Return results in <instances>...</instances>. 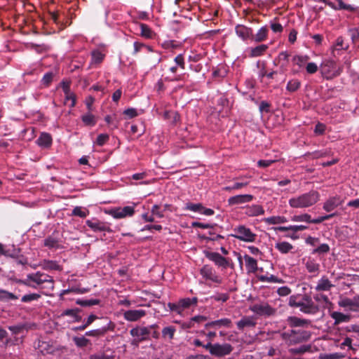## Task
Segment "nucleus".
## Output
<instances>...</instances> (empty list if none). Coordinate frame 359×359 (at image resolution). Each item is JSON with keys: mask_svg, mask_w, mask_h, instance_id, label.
Instances as JSON below:
<instances>
[{"mask_svg": "<svg viewBox=\"0 0 359 359\" xmlns=\"http://www.w3.org/2000/svg\"><path fill=\"white\" fill-rule=\"evenodd\" d=\"M21 283L34 289L41 287L46 288L51 291L54 289L53 278L40 271L28 274L25 279L21 280Z\"/></svg>", "mask_w": 359, "mask_h": 359, "instance_id": "nucleus-1", "label": "nucleus"}, {"mask_svg": "<svg viewBox=\"0 0 359 359\" xmlns=\"http://www.w3.org/2000/svg\"><path fill=\"white\" fill-rule=\"evenodd\" d=\"M320 200V194L316 190L291 198L289 205L292 208H306L315 205Z\"/></svg>", "mask_w": 359, "mask_h": 359, "instance_id": "nucleus-2", "label": "nucleus"}, {"mask_svg": "<svg viewBox=\"0 0 359 359\" xmlns=\"http://www.w3.org/2000/svg\"><path fill=\"white\" fill-rule=\"evenodd\" d=\"M311 336V332L303 329H290L281 333L282 339L288 345H295L307 341Z\"/></svg>", "mask_w": 359, "mask_h": 359, "instance_id": "nucleus-3", "label": "nucleus"}, {"mask_svg": "<svg viewBox=\"0 0 359 359\" xmlns=\"http://www.w3.org/2000/svg\"><path fill=\"white\" fill-rule=\"evenodd\" d=\"M320 71L325 79L331 80L341 74L343 67L337 65L333 60H325L320 66Z\"/></svg>", "mask_w": 359, "mask_h": 359, "instance_id": "nucleus-4", "label": "nucleus"}, {"mask_svg": "<svg viewBox=\"0 0 359 359\" xmlns=\"http://www.w3.org/2000/svg\"><path fill=\"white\" fill-rule=\"evenodd\" d=\"M233 231V233L231 236L241 241L253 243L257 238V235L245 225H238Z\"/></svg>", "mask_w": 359, "mask_h": 359, "instance_id": "nucleus-5", "label": "nucleus"}, {"mask_svg": "<svg viewBox=\"0 0 359 359\" xmlns=\"http://www.w3.org/2000/svg\"><path fill=\"white\" fill-rule=\"evenodd\" d=\"M205 349H208L210 353L217 357H222L229 355L233 351V346L228 343L224 344H211L208 342L204 346Z\"/></svg>", "mask_w": 359, "mask_h": 359, "instance_id": "nucleus-6", "label": "nucleus"}, {"mask_svg": "<svg viewBox=\"0 0 359 359\" xmlns=\"http://www.w3.org/2000/svg\"><path fill=\"white\" fill-rule=\"evenodd\" d=\"M200 274L205 281L220 285L223 282L222 277L210 265H204L200 269Z\"/></svg>", "mask_w": 359, "mask_h": 359, "instance_id": "nucleus-7", "label": "nucleus"}, {"mask_svg": "<svg viewBox=\"0 0 359 359\" xmlns=\"http://www.w3.org/2000/svg\"><path fill=\"white\" fill-rule=\"evenodd\" d=\"M300 311L306 314H316L320 309L312 300L311 297L307 294H303L300 304H299Z\"/></svg>", "mask_w": 359, "mask_h": 359, "instance_id": "nucleus-8", "label": "nucleus"}, {"mask_svg": "<svg viewBox=\"0 0 359 359\" xmlns=\"http://www.w3.org/2000/svg\"><path fill=\"white\" fill-rule=\"evenodd\" d=\"M86 224L94 232H111V229L107 222L96 218L86 220Z\"/></svg>", "mask_w": 359, "mask_h": 359, "instance_id": "nucleus-9", "label": "nucleus"}, {"mask_svg": "<svg viewBox=\"0 0 359 359\" xmlns=\"http://www.w3.org/2000/svg\"><path fill=\"white\" fill-rule=\"evenodd\" d=\"M198 299L196 297L184 298L180 299L177 304H169V306L172 311L180 314L184 309H187L191 305H196Z\"/></svg>", "mask_w": 359, "mask_h": 359, "instance_id": "nucleus-10", "label": "nucleus"}, {"mask_svg": "<svg viewBox=\"0 0 359 359\" xmlns=\"http://www.w3.org/2000/svg\"><path fill=\"white\" fill-rule=\"evenodd\" d=\"M250 311L259 316H271L274 313V309L266 302L255 304L250 307Z\"/></svg>", "mask_w": 359, "mask_h": 359, "instance_id": "nucleus-11", "label": "nucleus"}, {"mask_svg": "<svg viewBox=\"0 0 359 359\" xmlns=\"http://www.w3.org/2000/svg\"><path fill=\"white\" fill-rule=\"evenodd\" d=\"M134 212V208L133 206H125L123 208L112 209L110 210L109 214L115 219H121L132 216Z\"/></svg>", "mask_w": 359, "mask_h": 359, "instance_id": "nucleus-12", "label": "nucleus"}, {"mask_svg": "<svg viewBox=\"0 0 359 359\" xmlns=\"http://www.w3.org/2000/svg\"><path fill=\"white\" fill-rule=\"evenodd\" d=\"M253 199L254 196L251 194H240L229 197L227 202L229 206H233L250 203Z\"/></svg>", "mask_w": 359, "mask_h": 359, "instance_id": "nucleus-13", "label": "nucleus"}, {"mask_svg": "<svg viewBox=\"0 0 359 359\" xmlns=\"http://www.w3.org/2000/svg\"><path fill=\"white\" fill-rule=\"evenodd\" d=\"M37 346L43 355L53 354L59 350L54 343L50 341H39Z\"/></svg>", "mask_w": 359, "mask_h": 359, "instance_id": "nucleus-14", "label": "nucleus"}, {"mask_svg": "<svg viewBox=\"0 0 359 359\" xmlns=\"http://www.w3.org/2000/svg\"><path fill=\"white\" fill-rule=\"evenodd\" d=\"M130 334L138 341H142L149 337L150 330L146 327H137L133 328L130 331Z\"/></svg>", "mask_w": 359, "mask_h": 359, "instance_id": "nucleus-15", "label": "nucleus"}, {"mask_svg": "<svg viewBox=\"0 0 359 359\" xmlns=\"http://www.w3.org/2000/svg\"><path fill=\"white\" fill-rule=\"evenodd\" d=\"M206 257L211 261H212L216 265L222 266L226 269L229 266V262L227 259L222 257L218 252H208Z\"/></svg>", "mask_w": 359, "mask_h": 359, "instance_id": "nucleus-16", "label": "nucleus"}, {"mask_svg": "<svg viewBox=\"0 0 359 359\" xmlns=\"http://www.w3.org/2000/svg\"><path fill=\"white\" fill-rule=\"evenodd\" d=\"M146 312L143 309L128 310L124 312V318L130 322L137 321L144 316Z\"/></svg>", "mask_w": 359, "mask_h": 359, "instance_id": "nucleus-17", "label": "nucleus"}, {"mask_svg": "<svg viewBox=\"0 0 359 359\" xmlns=\"http://www.w3.org/2000/svg\"><path fill=\"white\" fill-rule=\"evenodd\" d=\"M342 203L341 197L335 196L330 197L323 204V209L326 212H331Z\"/></svg>", "mask_w": 359, "mask_h": 359, "instance_id": "nucleus-18", "label": "nucleus"}, {"mask_svg": "<svg viewBox=\"0 0 359 359\" xmlns=\"http://www.w3.org/2000/svg\"><path fill=\"white\" fill-rule=\"evenodd\" d=\"M245 214L248 217H257L264 214V210L260 205L254 204L245 207Z\"/></svg>", "mask_w": 359, "mask_h": 359, "instance_id": "nucleus-19", "label": "nucleus"}, {"mask_svg": "<svg viewBox=\"0 0 359 359\" xmlns=\"http://www.w3.org/2000/svg\"><path fill=\"white\" fill-rule=\"evenodd\" d=\"M235 31L237 36L243 40L251 39V36H252V29L243 25H238Z\"/></svg>", "mask_w": 359, "mask_h": 359, "instance_id": "nucleus-20", "label": "nucleus"}, {"mask_svg": "<svg viewBox=\"0 0 359 359\" xmlns=\"http://www.w3.org/2000/svg\"><path fill=\"white\" fill-rule=\"evenodd\" d=\"M243 258L248 273H255L258 269L257 260L248 255H244Z\"/></svg>", "mask_w": 359, "mask_h": 359, "instance_id": "nucleus-21", "label": "nucleus"}, {"mask_svg": "<svg viewBox=\"0 0 359 359\" xmlns=\"http://www.w3.org/2000/svg\"><path fill=\"white\" fill-rule=\"evenodd\" d=\"M332 287H334V285L326 276H324L318 280L315 290L319 292L329 291Z\"/></svg>", "mask_w": 359, "mask_h": 359, "instance_id": "nucleus-22", "label": "nucleus"}, {"mask_svg": "<svg viewBox=\"0 0 359 359\" xmlns=\"http://www.w3.org/2000/svg\"><path fill=\"white\" fill-rule=\"evenodd\" d=\"M237 327L242 330L245 327H252L256 325V322L252 317L250 316H244L236 323Z\"/></svg>", "mask_w": 359, "mask_h": 359, "instance_id": "nucleus-23", "label": "nucleus"}, {"mask_svg": "<svg viewBox=\"0 0 359 359\" xmlns=\"http://www.w3.org/2000/svg\"><path fill=\"white\" fill-rule=\"evenodd\" d=\"M288 324L291 327H303L309 325V321L296 316H290L287 318Z\"/></svg>", "mask_w": 359, "mask_h": 359, "instance_id": "nucleus-24", "label": "nucleus"}, {"mask_svg": "<svg viewBox=\"0 0 359 359\" xmlns=\"http://www.w3.org/2000/svg\"><path fill=\"white\" fill-rule=\"evenodd\" d=\"M38 145L43 148H48L52 144L51 135L47 133H42L36 140Z\"/></svg>", "mask_w": 359, "mask_h": 359, "instance_id": "nucleus-25", "label": "nucleus"}, {"mask_svg": "<svg viewBox=\"0 0 359 359\" xmlns=\"http://www.w3.org/2000/svg\"><path fill=\"white\" fill-rule=\"evenodd\" d=\"M331 318L334 320V325L341 323H346L351 320V316L341 312L334 311L330 314Z\"/></svg>", "mask_w": 359, "mask_h": 359, "instance_id": "nucleus-26", "label": "nucleus"}, {"mask_svg": "<svg viewBox=\"0 0 359 359\" xmlns=\"http://www.w3.org/2000/svg\"><path fill=\"white\" fill-rule=\"evenodd\" d=\"M268 32L269 30L266 26L262 27L258 30L256 34H252V36H251V39L257 43L264 41L267 39Z\"/></svg>", "mask_w": 359, "mask_h": 359, "instance_id": "nucleus-27", "label": "nucleus"}, {"mask_svg": "<svg viewBox=\"0 0 359 359\" xmlns=\"http://www.w3.org/2000/svg\"><path fill=\"white\" fill-rule=\"evenodd\" d=\"M269 48V46L266 44H261L256 47L251 48L250 49V57H257L262 56L264 54V53Z\"/></svg>", "mask_w": 359, "mask_h": 359, "instance_id": "nucleus-28", "label": "nucleus"}, {"mask_svg": "<svg viewBox=\"0 0 359 359\" xmlns=\"http://www.w3.org/2000/svg\"><path fill=\"white\" fill-rule=\"evenodd\" d=\"M338 305L340 307L346 308L348 311L356 312L357 308L355 307L354 297L353 299L344 298L339 301Z\"/></svg>", "mask_w": 359, "mask_h": 359, "instance_id": "nucleus-29", "label": "nucleus"}, {"mask_svg": "<svg viewBox=\"0 0 359 359\" xmlns=\"http://www.w3.org/2000/svg\"><path fill=\"white\" fill-rule=\"evenodd\" d=\"M81 120L83 124L86 126H94L97 123V118L95 116L91 114L90 111L81 116Z\"/></svg>", "mask_w": 359, "mask_h": 359, "instance_id": "nucleus-30", "label": "nucleus"}, {"mask_svg": "<svg viewBox=\"0 0 359 359\" xmlns=\"http://www.w3.org/2000/svg\"><path fill=\"white\" fill-rule=\"evenodd\" d=\"M41 266L44 270H55V271H60L62 269L61 266L55 261L52 260H43Z\"/></svg>", "mask_w": 359, "mask_h": 359, "instance_id": "nucleus-31", "label": "nucleus"}, {"mask_svg": "<svg viewBox=\"0 0 359 359\" xmlns=\"http://www.w3.org/2000/svg\"><path fill=\"white\" fill-rule=\"evenodd\" d=\"M78 309H67L60 314V317L69 316L72 322H79L81 318L78 315Z\"/></svg>", "mask_w": 359, "mask_h": 359, "instance_id": "nucleus-32", "label": "nucleus"}, {"mask_svg": "<svg viewBox=\"0 0 359 359\" xmlns=\"http://www.w3.org/2000/svg\"><path fill=\"white\" fill-rule=\"evenodd\" d=\"M264 221L267 224H279L287 222V219L284 216H272L264 219Z\"/></svg>", "mask_w": 359, "mask_h": 359, "instance_id": "nucleus-33", "label": "nucleus"}, {"mask_svg": "<svg viewBox=\"0 0 359 359\" xmlns=\"http://www.w3.org/2000/svg\"><path fill=\"white\" fill-rule=\"evenodd\" d=\"M275 248L281 253L286 254L293 249V245L288 242L282 241L276 243Z\"/></svg>", "mask_w": 359, "mask_h": 359, "instance_id": "nucleus-34", "label": "nucleus"}, {"mask_svg": "<svg viewBox=\"0 0 359 359\" xmlns=\"http://www.w3.org/2000/svg\"><path fill=\"white\" fill-rule=\"evenodd\" d=\"M44 245L50 249H59L62 248L60 241L53 236H49L44 240Z\"/></svg>", "mask_w": 359, "mask_h": 359, "instance_id": "nucleus-35", "label": "nucleus"}, {"mask_svg": "<svg viewBox=\"0 0 359 359\" xmlns=\"http://www.w3.org/2000/svg\"><path fill=\"white\" fill-rule=\"evenodd\" d=\"M307 229V226L304 225H290L288 226H278L276 228L280 231H292L297 232L299 231H304Z\"/></svg>", "mask_w": 359, "mask_h": 359, "instance_id": "nucleus-36", "label": "nucleus"}, {"mask_svg": "<svg viewBox=\"0 0 359 359\" xmlns=\"http://www.w3.org/2000/svg\"><path fill=\"white\" fill-rule=\"evenodd\" d=\"M163 116L165 119L172 124L177 123L180 121V116L175 111H166Z\"/></svg>", "mask_w": 359, "mask_h": 359, "instance_id": "nucleus-37", "label": "nucleus"}, {"mask_svg": "<svg viewBox=\"0 0 359 359\" xmlns=\"http://www.w3.org/2000/svg\"><path fill=\"white\" fill-rule=\"evenodd\" d=\"M306 268L309 273L316 275L318 273L320 265L313 260H309L306 263Z\"/></svg>", "mask_w": 359, "mask_h": 359, "instance_id": "nucleus-38", "label": "nucleus"}, {"mask_svg": "<svg viewBox=\"0 0 359 359\" xmlns=\"http://www.w3.org/2000/svg\"><path fill=\"white\" fill-rule=\"evenodd\" d=\"M248 178H250L248 176H241L238 177L237 179L241 180V182H236L233 184V188L234 190H240L243 187H247L249 184V182L245 180Z\"/></svg>", "mask_w": 359, "mask_h": 359, "instance_id": "nucleus-39", "label": "nucleus"}, {"mask_svg": "<svg viewBox=\"0 0 359 359\" xmlns=\"http://www.w3.org/2000/svg\"><path fill=\"white\" fill-rule=\"evenodd\" d=\"M259 280L262 282L282 283L283 280L274 275L260 276Z\"/></svg>", "mask_w": 359, "mask_h": 359, "instance_id": "nucleus-40", "label": "nucleus"}, {"mask_svg": "<svg viewBox=\"0 0 359 359\" xmlns=\"http://www.w3.org/2000/svg\"><path fill=\"white\" fill-rule=\"evenodd\" d=\"M291 220L292 222H305L307 223H311V215L307 213L299 215H294L293 217H292Z\"/></svg>", "mask_w": 359, "mask_h": 359, "instance_id": "nucleus-41", "label": "nucleus"}, {"mask_svg": "<svg viewBox=\"0 0 359 359\" xmlns=\"http://www.w3.org/2000/svg\"><path fill=\"white\" fill-rule=\"evenodd\" d=\"M203 206L201 203H187L185 205V209L194 212H202Z\"/></svg>", "mask_w": 359, "mask_h": 359, "instance_id": "nucleus-42", "label": "nucleus"}, {"mask_svg": "<svg viewBox=\"0 0 359 359\" xmlns=\"http://www.w3.org/2000/svg\"><path fill=\"white\" fill-rule=\"evenodd\" d=\"M65 104L70 107H74L76 104V95L74 93L69 92L65 95Z\"/></svg>", "mask_w": 359, "mask_h": 359, "instance_id": "nucleus-43", "label": "nucleus"}, {"mask_svg": "<svg viewBox=\"0 0 359 359\" xmlns=\"http://www.w3.org/2000/svg\"><path fill=\"white\" fill-rule=\"evenodd\" d=\"M91 56H92V62L100 63L104 57V54H103L99 50H95L92 52Z\"/></svg>", "mask_w": 359, "mask_h": 359, "instance_id": "nucleus-44", "label": "nucleus"}, {"mask_svg": "<svg viewBox=\"0 0 359 359\" xmlns=\"http://www.w3.org/2000/svg\"><path fill=\"white\" fill-rule=\"evenodd\" d=\"M303 294L292 295L289 298L288 304L292 307L299 308Z\"/></svg>", "mask_w": 359, "mask_h": 359, "instance_id": "nucleus-45", "label": "nucleus"}, {"mask_svg": "<svg viewBox=\"0 0 359 359\" xmlns=\"http://www.w3.org/2000/svg\"><path fill=\"white\" fill-rule=\"evenodd\" d=\"M311 346L308 345H302L298 348H292L289 349V352L292 354H303L307 351H309Z\"/></svg>", "mask_w": 359, "mask_h": 359, "instance_id": "nucleus-46", "label": "nucleus"}, {"mask_svg": "<svg viewBox=\"0 0 359 359\" xmlns=\"http://www.w3.org/2000/svg\"><path fill=\"white\" fill-rule=\"evenodd\" d=\"M300 87V82L297 79H292L288 81L286 89L290 92H294Z\"/></svg>", "mask_w": 359, "mask_h": 359, "instance_id": "nucleus-47", "label": "nucleus"}, {"mask_svg": "<svg viewBox=\"0 0 359 359\" xmlns=\"http://www.w3.org/2000/svg\"><path fill=\"white\" fill-rule=\"evenodd\" d=\"M231 320L229 318H222V319H219V320H215V327H231Z\"/></svg>", "mask_w": 359, "mask_h": 359, "instance_id": "nucleus-48", "label": "nucleus"}, {"mask_svg": "<svg viewBox=\"0 0 359 359\" xmlns=\"http://www.w3.org/2000/svg\"><path fill=\"white\" fill-rule=\"evenodd\" d=\"M41 298V294L38 293H30L22 296L21 301L22 302H31L32 301H36Z\"/></svg>", "mask_w": 359, "mask_h": 359, "instance_id": "nucleus-49", "label": "nucleus"}, {"mask_svg": "<svg viewBox=\"0 0 359 359\" xmlns=\"http://www.w3.org/2000/svg\"><path fill=\"white\" fill-rule=\"evenodd\" d=\"M107 331V327H102L100 329L93 330L86 332V336L100 337L103 336Z\"/></svg>", "mask_w": 359, "mask_h": 359, "instance_id": "nucleus-50", "label": "nucleus"}, {"mask_svg": "<svg viewBox=\"0 0 359 359\" xmlns=\"http://www.w3.org/2000/svg\"><path fill=\"white\" fill-rule=\"evenodd\" d=\"M114 358L113 354L108 355L104 352H98L90 355L89 359H113Z\"/></svg>", "mask_w": 359, "mask_h": 359, "instance_id": "nucleus-51", "label": "nucleus"}, {"mask_svg": "<svg viewBox=\"0 0 359 359\" xmlns=\"http://www.w3.org/2000/svg\"><path fill=\"white\" fill-rule=\"evenodd\" d=\"M88 214V211L83 209L81 207H75L72 210V215L81 218L86 217Z\"/></svg>", "mask_w": 359, "mask_h": 359, "instance_id": "nucleus-52", "label": "nucleus"}, {"mask_svg": "<svg viewBox=\"0 0 359 359\" xmlns=\"http://www.w3.org/2000/svg\"><path fill=\"white\" fill-rule=\"evenodd\" d=\"M308 59H309L308 56L295 55L292 58V61L295 65H297L301 67L304 65V64L306 62Z\"/></svg>", "mask_w": 359, "mask_h": 359, "instance_id": "nucleus-53", "label": "nucleus"}, {"mask_svg": "<svg viewBox=\"0 0 359 359\" xmlns=\"http://www.w3.org/2000/svg\"><path fill=\"white\" fill-rule=\"evenodd\" d=\"M18 297L14 294L5 291L0 290V299L2 300H9V299H17Z\"/></svg>", "mask_w": 359, "mask_h": 359, "instance_id": "nucleus-54", "label": "nucleus"}, {"mask_svg": "<svg viewBox=\"0 0 359 359\" xmlns=\"http://www.w3.org/2000/svg\"><path fill=\"white\" fill-rule=\"evenodd\" d=\"M77 304L83 306H90L93 305H97L100 303L98 299H87V300H78Z\"/></svg>", "mask_w": 359, "mask_h": 359, "instance_id": "nucleus-55", "label": "nucleus"}, {"mask_svg": "<svg viewBox=\"0 0 359 359\" xmlns=\"http://www.w3.org/2000/svg\"><path fill=\"white\" fill-rule=\"evenodd\" d=\"M175 329L173 327H167L163 329L162 334L165 338L172 339L173 337Z\"/></svg>", "mask_w": 359, "mask_h": 359, "instance_id": "nucleus-56", "label": "nucleus"}, {"mask_svg": "<svg viewBox=\"0 0 359 359\" xmlns=\"http://www.w3.org/2000/svg\"><path fill=\"white\" fill-rule=\"evenodd\" d=\"M109 139V136L107 134L102 133L100 134L95 141V144L99 146H103Z\"/></svg>", "mask_w": 359, "mask_h": 359, "instance_id": "nucleus-57", "label": "nucleus"}, {"mask_svg": "<svg viewBox=\"0 0 359 359\" xmlns=\"http://www.w3.org/2000/svg\"><path fill=\"white\" fill-rule=\"evenodd\" d=\"M330 251V246L326 244L323 243L321 244L320 246H318L317 248L314 249L313 251V254L318 253V254H323V253H327Z\"/></svg>", "mask_w": 359, "mask_h": 359, "instance_id": "nucleus-58", "label": "nucleus"}, {"mask_svg": "<svg viewBox=\"0 0 359 359\" xmlns=\"http://www.w3.org/2000/svg\"><path fill=\"white\" fill-rule=\"evenodd\" d=\"M212 298L217 302H225L229 299V296L226 293H217L215 295H213Z\"/></svg>", "mask_w": 359, "mask_h": 359, "instance_id": "nucleus-59", "label": "nucleus"}, {"mask_svg": "<svg viewBox=\"0 0 359 359\" xmlns=\"http://www.w3.org/2000/svg\"><path fill=\"white\" fill-rule=\"evenodd\" d=\"M337 214L336 213H332V214H330V215H324V216H321V217H319L316 219H311V223H313V224H319V223H321L327 219H329L332 217H333L334 216H335Z\"/></svg>", "mask_w": 359, "mask_h": 359, "instance_id": "nucleus-60", "label": "nucleus"}, {"mask_svg": "<svg viewBox=\"0 0 359 359\" xmlns=\"http://www.w3.org/2000/svg\"><path fill=\"white\" fill-rule=\"evenodd\" d=\"M140 28H141V34L143 36H145L147 38L151 37V31L147 25H146L144 24H141Z\"/></svg>", "mask_w": 359, "mask_h": 359, "instance_id": "nucleus-61", "label": "nucleus"}, {"mask_svg": "<svg viewBox=\"0 0 359 359\" xmlns=\"http://www.w3.org/2000/svg\"><path fill=\"white\" fill-rule=\"evenodd\" d=\"M306 69L308 74H312L318 71V67L315 62H309L306 67Z\"/></svg>", "mask_w": 359, "mask_h": 359, "instance_id": "nucleus-62", "label": "nucleus"}, {"mask_svg": "<svg viewBox=\"0 0 359 359\" xmlns=\"http://www.w3.org/2000/svg\"><path fill=\"white\" fill-rule=\"evenodd\" d=\"M325 125L321 123H318L314 129V133L317 135H323L325 131Z\"/></svg>", "mask_w": 359, "mask_h": 359, "instance_id": "nucleus-63", "label": "nucleus"}, {"mask_svg": "<svg viewBox=\"0 0 359 359\" xmlns=\"http://www.w3.org/2000/svg\"><path fill=\"white\" fill-rule=\"evenodd\" d=\"M74 340L76 345L80 347L86 346L89 341L88 339L85 338L84 337H75Z\"/></svg>", "mask_w": 359, "mask_h": 359, "instance_id": "nucleus-64", "label": "nucleus"}]
</instances>
